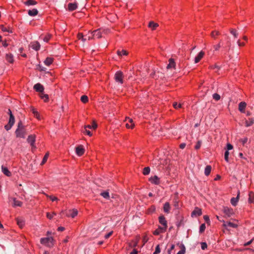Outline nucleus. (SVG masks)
I'll use <instances>...</instances> for the list:
<instances>
[{"mask_svg": "<svg viewBox=\"0 0 254 254\" xmlns=\"http://www.w3.org/2000/svg\"><path fill=\"white\" fill-rule=\"evenodd\" d=\"M248 141V138L247 137L242 138L241 139V142L242 143L243 145H244Z\"/></svg>", "mask_w": 254, "mask_h": 254, "instance_id": "63", "label": "nucleus"}, {"mask_svg": "<svg viewBox=\"0 0 254 254\" xmlns=\"http://www.w3.org/2000/svg\"><path fill=\"white\" fill-rule=\"evenodd\" d=\"M173 106L176 110H178L179 109L182 108V105L181 104H178L176 102H174L173 104Z\"/></svg>", "mask_w": 254, "mask_h": 254, "instance_id": "46", "label": "nucleus"}, {"mask_svg": "<svg viewBox=\"0 0 254 254\" xmlns=\"http://www.w3.org/2000/svg\"><path fill=\"white\" fill-rule=\"evenodd\" d=\"M46 196L49 198L52 201L59 200V199L57 197L53 195H49L48 194H46Z\"/></svg>", "mask_w": 254, "mask_h": 254, "instance_id": "48", "label": "nucleus"}, {"mask_svg": "<svg viewBox=\"0 0 254 254\" xmlns=\"http://www.w3.org/2000/svg\"><path fill=\"white\" fill-rule=\"evenodd\" d=\"M164 228L162 227H159L158 229L155 230L153 232V234L155 235H158L160 233L164 232Z\"/></svg>", "mask_w": 254, "mask_h": 254, "instance_id": "37", "label": "nucleus"}, {"mask_svg": "<svg viewBox=\"0 0 254 254\" xmlns=\"http://www.w3.org/2000/svg\"><path fill=\"white\" fill-rule=\"evenodd\" d=\"M31 47L36 51L40 49V44L38 42H34L32 43Z\"/></svg>", "mask_w": 254, "mask_h": 254, "instance_id": "21", "label": "nucleus"}, {"mask_svg": "<svg viewBox=\"0 0 254 254\" xmlns=\"http://www.w3.org/2000/svg\"><path fill=\"white\" fill-rule=\"evenodd\" d=\"M93 36L94 38H100L102 37V34L99 29H97L92 32Z\"/></svg>", "mask_w": 254, "mask_h": 254, "instance_id": "17", "label": "nucleus"}, {"mask_svg": "<svg viewBox=\"0 0 254 254\" xmlns=\"http://www.w3.org/2000/svg\"><path fill=\"white\" fill-rule=\"evenodd\" d=\"M27 140V142L29 143H30V145L32 146V148H36V146H35V135H29Z\"/></svg>", "mask_w": 254, "mask_h": 254, "instance_id": "5", "label": "nucleus"}, {"mask_svg": "<svg viewBox=\"0 0 254 254\" xmlns=\"http://www.w3.org/2000/svg\"><path fill=\"white\" fill-rule=\"evenodd\" d=\"M207 244L205 242H202L201 243V248L202 250H205L207 248Z\"/></svg>", "mask_w": 254, "mask_h": 254, "instance_id": "57", "label": "nucleus"}, {"mask_svg": "<svg viewBox=\"0 0 254 254\" xmlns=\"http://www.w3.org/2000/svg\"><path fill=\"white\" fill-rule=\"evenodd\" d=\"M160 253V249L159 245H157L155 248V251L153 254H158Z\"/></svg>", "mask_w": 254, "mask_h": 254, "instance_id": "54", "label": "nucleus"}, {"mask_svg": "<svg viewBox=\"0 0 254 254\" xmlns=\"http://www.w3.org/2000/svg\"><path fill=\"white\" fill-rule=\"evenodd\" d=\"M204 55V53L203 51L200 52L197 56L194 59V63H198L200 60L203 58Z\"/></svg>", "mask_w": 254, "mask_h": 254, "instance_id": "15", "label": "nucleus"}, {"mask_svg": "<svg viewBox=\"0 0 254 254\" xmlns=\"http://www.w3.org/2000/svg\"><path fill=\"white\" fill-rule=\"evenodd\" d=\"M223 226L225 228H227L228 226L232 227V228H237L238 227V225L231 222H225L224 221H223Z\"/></svg>", "mask_w": 254, "mask_h": 254, "instance_id": "14", "label": "nucleus"}, {"mask_svg": "<svg viewBox=\"0 0 254 254\" xmlns=\"http://www.w3.org/2000/svg\"><path fill=\"white\" fill-rule=\"evenodd\" d=\"M84 152V149L82 146H79L76 148V153L78 156H81Z\"/></svg>", "mask_w": 254, "mask_h": 254, "instance_id": "16", "label": "nucleus"}, {"mask_svg": "<svg viewBox=\"0 0 254 254\" xmlns=\"http://www.w3.org/2000/svg\"><path fill=\"white\" fill-rule=\"evenodd\" d=\"M80 100L83 103H86L88 101V98L86 95H82L80 98Z\"/></svg>", "mask_w": 254, "mask_h": 254, "instance_id": "44", "label": "nucleus"}, {"mask_svg": "<svg viewBox=\"0 0 254 254\" xmlns=\"http://www.w3.org/2000/svg\"><path fill=\"white\" fill-rule=\"evenodd\" d=\"M220 34V33L219 32V31L217 30H214L211 32L210 35L213 38L216 39V36L219 35Z\"/></svg>", "mask_w": 254, "mask_h": 254, "instance_id": "35", "label": "nucleus"}, {"mask_svg": "<svg viewBox=\"0 0 254 254\" xmlns=\"http://www.w3.org/2000/svg\"><path fill=\"white\" fill-rule=\"evenodd\" d=\"M150 169L149 167H145L143 170V174L144 175H148L150 173Z\"/></svg>", "mask_w": 254, "mask_h": 254, "instance_id": "47", "label": "nucleus"}, {"mask_svg": "<svg viewBox=\"0 0 254 254\" xmlns=\"http://www.w3.org/2000/svg\"><path fill=\"white\" fill-rule=\"evenodd\" d=\"M26 5H35L37 3V2L34 0H28L24 2Z\"/></svg>", "mask_w": 254, "mask_h": 254, "instance_id": "41", "label": "nucleus"}, {"mask_svg": "<svg viewBox=\"0 0 254 254\" xmlns=\"http://www.w3.org/2000/svg\"><path fill=\"white\" fill-rule=\"evenodd\" d=\"M52 237L43 238L41 239L40 242L48 247H52L54 245Z\"/></svg>", "mask_w": 254, "mask_h": 254, "instance_id": "1", "label": "nucleus"}, {"mask_svg": "<svg viewBox=\"0 0 254 254\" xmlns=\"http://www.w3.org/2000/svg\"><path fill=\"white\" fill-rule=\"evenodd\" d=\"M83 132L86 133L89 136H91L92 135L91 132L89 130H87V128H84V130L83 131Z\"/></svg>", "mask_w": 254, "mask_h": 254, "instance_id": "58", "label": "nucleus"}, {"mask_svg": "<svg viewBox=\"0 0 254 254\" xmlns=\"http://www.w3.org/2000/svg\"><path fill=\"white\" fill-rule=\"evenodd\" d=\"M24 128V127L23 126L22 122L19 121V123H18L17 128L21 129V128Z\"/></svg>", "mask_w": 254, "mask_h": 254, "instance_id": "59", "label": "nucleus"}, {"mask_svg": "<svg viewBox=\"0 0 254 254\" xmlns=\"http://www.w3.org/2000/svg\"><path fill=\"white\" fill-rule=\"evenodd\" d=\"M212 97L213 99L216 101H219L221 98L220 95L217 93L213 94L212 95Z\"/></svg>", "mask_w": 254, "mask_h": 254, "instance_id": "45", "label": "nucleus"}, {"mask_svg": "<svg viewBox=\"0 0 254 254\" xmlns=\"http://www.w3.org/2000/svg\"><path fill=\"white\" fill-rule=\"evenodd\" d=\"M149 181L151 183L155 185H159L160 184V179L157 176L150 177Z\"/></svg>", "mask_w": 254, "mask_h": 254, "instance_id": "12", "label": "nucleus"}, {"mask_svg": "<svg viewBox=\"0 0 254 254\" xmlns=\"http://www.w3.org/2000/svg\"><path fill=\"white\" fill-rule=\"evenodd\" d=\"M15 122L14 117L12 114V112H9V119L8 122V124L11 125L12 126L13 125Z\"/></svg>", "mask_w": 254, "mask_h": 254, "instance_id": "23", "label": "nucleus"}, {"mask_svg": "<svg viewBox=\"0 0 254 254\" xmlns=\"http://www.w3.org/2000/svg\"><path fill=\"white\" fill-rule=\"evenodd\" d=\"M150 76L153 78L157 79L159 77H163L164 76V74L159 71H155L152 73L150 74Z\"/></svg>", "mask_w": 254, "mask_h": 254, "instance_id": "11", "label": "nucleus"}, {"mask_svg": "<svg viewBox=\"0 0 254 254\" xmlns=\"http://www.w3.org/2000/svg\"><path fill=\"white\" fill-rule=\"evenodd\" d=\"M128 120L129 122V123H127L126 124V127H127V128H132L133 127H134V124L132 123V120L131 119H129V118H128Z\"/></svg>", "mask_w": 254, "mask_h": 254, "instance_id": "42", "label": "nucleus"}, {"mask_svg": "<svg viewBox=\"0 0 254 254\" xmlns=\"http://www.w3.org/2000/svg\"><path fill=\"white\" fill-rule=\"evenodd\" d=\"M240 195V192L238 193V195L236 197H233L231 199V203L232 205L236 206L237 204L239 197Z\"/></svg>", "mask_w": 254, "mask_h": 254, "instance_id": "18", "label": "nucleus"}, {"mask_svg": "<svg viewBox=\"0 0 254 254\" xmlns=\"http://www.w3.org/2000/svg\"><path fill=\"white\" fill-rule=\"evenodd\" d=\"M180 247L181 250L178 252L177 254H184L186 252V248L185 246L183 244H181L180 245Z\"/></svg>", "mask_w": 254, "mask_h": 254, "instance_id": "39", "label": "nucleus"}, {"mask_svg": "<svg viewBox=\"0 0 254 254\" xmlns=\"http://www.w3.org/2000/svg\"><path fill=\"white\" fill-rule=\"evenodd\" d=\"M34 89L40 93V94L44 91V86L40 83H38L34 85Z\"/></svg>", "mask_w": 254, "mask_h": 254, "instance_id": "10", "label": "nucleus"}, {"mask_svg": "<svg viewBox=\"0 0 254 254\" xmlns=\"http://www.w3.org/2000/svg\"><path fill=\"white\" fill-rule=\"evenodd\" d=\"M53 61V59L52 58L48 57L45 60L44 63L46 65L49 66L52 63Z\"/></svg>", "mask_w": 254, "mask_h": 254, "instance_id": "31", "label": "nucleus"}, {"mask_svg": "<svg viewBox=\"0 0 254 254\" xmlns=\"http://www.w3.org/2000/svg\"><path fill=\"white\" fill-rule=\"evenodd\" d=\"M223 211L228 217H231L234 214L233 209L228 207H223Z\"/></svg>", "mask_w": 254, "mask_h": 254, "instance_id": "4", "label": "nucleus"}, {"mask_svg": "<svg viewBox=\"0 0 254 254\" xmlns=\"http://www.w3.org/2000/svg\"><path fill=\"white\" fill-rule=\"evenodd\" d=\"M254 118H249L248 120L246 121V126L250 127L254 124Z\"/></svg>", "mask_w": 254, "mask_h": 254, "instance_id": "30", "label": "nucleus"}, {"mask_svg": "<svg viewBox=\"0 0 254 254\" xmlns=\"http://www.w3.org/2000/svg\"><path fill=\"white\" fill-rule=\"evenodd\" d=\"M6 60L9 63H12L13 62V56L10 54L6 55Z\"/></svg>", "mask_w": 254, "mask_h": 254, "instance_id": "34", "label": "nucleus"}, {"mask_svg": "<svg viewBox=\"0 0 254 254\" xmlns=\"http://www.w3.org/2000/svg\"><path fill=\"white\" fill-rule=\"evenodd\" d=\"M170 209V206L169 202H166L163 207L164 211L166 213H169Z\"/></svg>", "mask_w": 254, "mask_h": 254, "instance_id": "28", "label": "nucleus"}, {"mask_svg": "<svg viewBox=\"0 0 254 254\" xmlns=\"http://www.w3.org/2000/svg\"><path fill=\"white\" fill-rule=\"evenodd\" d=\"M51 38V35H48L46 36H45L44 39H43V40L45 41V42H48V41L49 40V39H50Z\"/></svg>", "mask_w": 254, "mask_h": 254, "instance_id": "60", "label": "nucleus"}, {"mask_svg": "<svg viewBox=\"0 0 254 254\" xmlns=\"http://www.w3.org/2000/svg\"><path fill=\"white\" fill-rule=\"evenodd\" d=\"M40 97L43 100H44V101L45 102H46L48 100V99H49L48 95L44 94L43 92H42L40 94Z\"/></svg>", "mask_w": 254, "mask_h": 254, "instance_id": "40", "label": "nucleus"}, {"mask_svg": "<svg viewBox=\"0 0 254 254\" xmlns=\"http://www.w3.org/2000/svg\"><path fill=\"white\" fill-rule=\"evenodd\" d=\"M78 214V211L76 209H72L69 210L66 213V216L67 217H71L74 218Z\"/></svg>", "mask_w": 254, "mask_h": 254, "instance_id": "6", "label": "nucleus"}, {"mask_svg": "<svg viewBox=\"0 0 254 254\" xmlns=\"http://www.w3.org/2000/svg\"><path fill=\"white\" fill-rule=\"evenodd\" d=\"M247 104L245 102H241L239 104V110L240 111H243L245 110Z\"/></svg>", "mask_w": 254, "mask_h": 254, "instance_id": "27", "label": "nucleus"}, {"mask_svg": "<svg viewBox=\"0 0 254 254\" xmlns=\"http://www.w3.org/2000/svg\"><path fill=\"white\" fill-rule=\"evenodd\" d=\"M97 127V124L95 123L94 121H93L92 125H87L85 126L84 128L86 129L87 128L89 129H95Z\"/></svg>", "mask_w": 254, "mask_h": 254, "instance_id": "29", "label": "nucleus"}, {"mask_svg": "<svg viewBox=\"0 0 254 254\" xmlns=\"http://www.w3.org/2000/svg\"><path fill=\"white\" fill-rule=\"evenodd\" d=\"M1 30L3 32H8L12 33V30L10 27H5L3 25L0 26Z\"/></svg>", "mask_w": 254, "mask_h": 254, "instance_id": "38", "label": "nucleus"}, {"mask_svg": "<svg viewBox=\"0 0 254 254\" xmlns=\"http://www.w3.org/2000/svg\"><path fill=\"white\" fill-rule=\"evenodd\" d=\"M248 201L251 203H254V193L252 191L249 192Z\"/></svg>", "mask_w": 254, "mask_h": 254, "instance_id": "26", "label": "nucleus"}, {"mask_svg": "<svg viewBox=\"0 0 254 254\" xmlns=\"http://www.w3.org/2000/svg\"><path fill=\"white\" fill-rule=\"evenodd\" d=\"M211 170V167L209 165H207L206 166L204 170V174L206 176H208Z\"/></svg>", "mask_w": 254, "mask_h": 254, "instance_id": "32", "label": "nucleus"}, {"mask_svg": "<svg viewBox=\"0 0 254 254\" xmlns=\"http://www.w3.org/2000/svg\"><path fill=\"white\" fill-rule=\"evenodd\" d=\"M15 134L16 137H17L25 138V136L26 134V131L25 128H17L15 131Z\"/></svg>", "mask_w": 254, "mask_h": 254, "instance_id": "3", "label": "nucleus"}, {"mask_svg": "<svg viewBox=\"0 0 254 254\" xmlns=\"http://www.w3.org/2000/svg\"><path fill=\"white\" fill-rule=\"evenodd\" d=\"M2 172V173L5 174L7 176H11V173L10 171H8L7 168L3 167L2 166L1 167Z\"/></svg>", "mask_w": 254, "mask_h": 254, "instance_id": "25", "label": "nucleus"}, {"mask_svg": "<svg viewBox=\"0 0 254 254\" xmlns=\"http://www.w3.org/2000/svg\"><path fill=\"white\" fill-rule=\"evenodd\" d=\"M201 141L199 140L197 142V143L195 145V149H198L200 146H201Z\"/></svg>", "mask_w": 254, "mask_h": 254, "instance_id": "55", "label": "nucleus"}, {"mask_svg": "<svg viewBox=\"0 0 254 254\" xmlns=\"http://www.w3.org/2000/svg\"><path fill=\"white\" fill-rule=\"evenodd\" d=\"M201 214H202L201 209L198 207H196V208H195L194 210L191 212V216L192 217H197V216L201 215Z\"/></svg>", "mask_w": 254, "mask_h": 254, "instance_id": "9", "label": "nucleus"}, {"mask_svg": "<svg viewBox=\"0 0 254 254\" xmlns=\"http://www.w3.org/2000/svg\"><path fill=\"white\" fill-rule=\"evenodd\" d=\"M233 147L232 145H231L230 143H228L227 144V150L229 151V150H232L233 149Z\"/></svg>", "mask_w": 254, "mask_h": 254, "instance_id": "61", "label": "nucleus"}, {"mask_svg": "<svg viewBox=\"0 0 254 254\" xmlns=\"http://www.w3.org/2000/svg\"><path fill=\"white\" fill-rule=\"evenodd\" d=\"M138 244L137 240L133 241L129 244V246L131 247H135Z\"/></svg>", "mask_w": 254, "mask_h": 254, "instance_id": "50", "label": "nucleus"}, {"mask_svg": "<svg viewBox=\"0 0 254 254\" xmlns=\"http://www.w3.org/2000/svg\"><path fill=\"white\" fill-rule=\"evenodd\" d=\"M221 46L220 44V42L217 45H214L213 47L214 48L215 51H218L219 49L221 48Z\"/></svg>", "mask_w": 254, "mask_h": 254, "instance_id": "56", "label": "nucleus"}, {"mask_svg": "<svg viewBox=\"0 0 254 254\" xmlns=\"http://www.w3.org/2000/svg\"><path fill=\"white\" fill-rule=\"evenodd\" d=\"M229 31H230V32L231 33V34L233 35V36L235 38H237V37L238 36V32L236 29L231 28L229 30Z\"/></svg>", "mask_w": 254, "mask_h": 254, "instance_id": "33", "label": "nucleus"}, {"mask_svg": "<svg viewBox=\"0 0 254 254\" xmlns=\"http://www.w3.org/2000/svg\"><path fill=\"white\" fill-rule=\"evenodd\" d=\"M17 224L20 227L22 228L25 224V221L21 218H17L16 219Z\"/></svg>", "mask_w": 254, "mask_h": 254, "instance_id": "20", "label": "nucleus"}, {"mask_svg": "<svg viewBox=\"0 0 254 254\" xmlns=\"http://www.w3.org/2000/svg\"><path fill=\"white\" fill-rule=\"evenodd\" d=\"M11 127L12 126L8 124L5 126L4 128L6 130H8L11 128Z\"/></svg>", "mask_w": 254, "mask_h": 254, "instance_id": "64", "label": "nucleus"}, {"mask_svg": "<svg viewBox=\"0 0 254 254\" xmlns=\"http://www.w3.org/2000/svg\"><path fill=\"white\" fill-rule=\"evenodd\" d=\"M48 156H49V154L48 153H46L45 155V156H44V158H43V159L42 160V162L41 163V165H43L47 161V159L48 158Z\"/></svg>", "mask_w": 254, "mask_h": 254, "instance_id": "49", "label": "nucleus"}, {"mask_svg": "<svg viewBox=\"0 0 254 254\" xmlns=\"http://www.w3.org/2000/svg\"><path fill=\"white\" fill-rule=\"evenodd\" d=\"M205 228H206L205 224H202L200 225V228H199V232L200 233H202L204 231Z\"/></svg>", "mask_w": 254, "mask_h": 254, "instance_id": "53", "label": "nucleus"}, {"mask_svg": "<svg viewBox=\"0 0 254 254\" xmlns=\"http://www.w3.org/2000/svg\"><path fill=\"white\" fill-rule=\"evenodd\" d=\"M77 7L76 3H69L68 4V9L69 11L75 10Z\"/></svg>", "mask_w": 254, "mask_h": 254, "instance_id": "19", "label": "nucleus"}, {"mask_svg": "<svg viewBox=\"0 0 254 254\" xmlns=\"http://www.w3.org/2000/svg\"><path fill=\"white\" fill-rule=\"evenodd\" d=\"M9 202H10L11 201H13V203L12 204V206L13 207L16 206H21L22 205V202L16 200L15 198L9 197L8 198Z\"/></svg>", "mask_w": 254, "mask_h": 254, "instance_id": "7", "label": "nucleus"}, {"mask_svg": "<svg viewBox=\"0 0 254 254\" xmlns=\"http://www.w3.org/2000/svg\"><path fill=\"white\" fill-rule=\"evenodd\" d=\"M101 195L106 199H109L110 198L109 193L108 191H104L101 193Z\"/></svg>", "mask_w": 254, "mask_h": 254, "instance_id": "43", "label": "nucleus"}, {"mask_svg": "<svg viewBox=\"0 0 254 254\" xmlns=\"http://www.w3.org/2000/svg\"><path fill=\"white\" fill-rule=\"evenodd\" d=\"M38 13V11L37 9L34 8L32 10H29L28 11V14H29V15L31 16H35V15H37Z\"/></svg>", "mask_w": 254, "mask_h": 254, "instance_id": "22", "label": "nucleus"}, {"mask_svg": "<svg viewBox=\"0 0 254 254\" xmlns=\"http://www.w3.org/2000/svg\"><path fill=\"white\" fill-rule=\"evenodd\" d=\"M40 71H46L47 70V68L43 66L42 65H40V64H39L38 65V67L37 68Z\"/></svg>", "mask_w": 254, "mask_h": 254, "instance_id": "51", "label": "nucleus"}, {"mask_svg": "<svg viewBox=\"0 0 254 254\" xmlns=\"http://www.w3.org/2000/svg\"><path fill=\"white\" fill-rule=\"evenodd\" d=\"M169 64L167 65L166 68L167 69H169L172 68H175L176 66V64L174 60V59L171 58L169 60Z\"/></svg>", "mask_w": 254, "mask_h": 254, "instance_id": "13", "label": "nucleus"}, {"mask_svg": "<svg viewBox=\"0 0 254 254\" xmlns=\"http://www.w3.org/2000/svg\"><path fill=\"white\" fill-rule=\"evenodd\" d=\"M34 116L38 119H40V115L39 112H33Z\"/></svg>", "mask_w": 254, "mask_h": 254, "instance_id": "62", "label": "nucleus"}, {"mask_svg": "<svg viewBox=\"0 0 254 254\" xmlns=\"http://www.w3.org/2000/svg\"><path fill=\"white\" fill-rule=\"evenodd\" d=\"M229 155V151L228 150H226L224 154V158H225V161H227V162L229 161V158H228Z\"/></svg>", "mask_w": 254, "mask_h": 254, "instance_id": "52", "label": "nucleus"}, {"mask_svg": "<svg viewBox=\"0 0 254 254\" xmlns=\"http://www.w3.org/2000/svg\"><path fill=\"white\" fill-rule=\"evenodd\" d=\"M123 76L124 75L123 72L121 71H118L115 73L114 78L117 82H119L122 84L123 83Z\"/></svg>", "mask_w": 254, "mask_h": 254, "instance_id": "2", "label": "nucleus"}, {"mask_svg": "<svg viewBox=\"0 0 254 254\" xmlns=\"http://www.w3.org/2000/svg\"><path fill=\"white\" fill-rule=\"evenodd\" d=\"M159 221L160 224L164 226L163 228H164V230L166 231L167 227V223L165 217L163 215L160 216L159 217Z\"/></svg>", "mask_w": 254, "mask_h": 254, "instance_id": "8", "label": "nucleus"}, {"mask_svg": "<svg viewBox=\"0 0 254 254\" xmlns=\"http://www.w3.org/2000/svg\"><path fill=\"white\" fill-rule=\"evenodd\" d=\"M158 26L159 25L157 23L153 21H150L148 24V27L153 30H155Z\"/></svg>", "mask_w": 254, "mask_h": 254, "instance_id": "24", "label": "nucleus"}, {"mask_svg": "<svg viewBox=\"0 0 254 254\" xmlns=\"http://www.w3.org/2000/svg\"><path fill=\"white\" fill-rule=\"evenodd\" d=\"M117 53L118 55L119 56H121L123 55H126V56L128 55L127 52L125 50H122L121 51L118 50L117 52Z\"/></svg>", "mask_w": 254, "mask_h": 254, "instance_id": "36", "label": "nucleus"}]
</instances>
